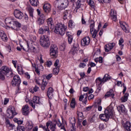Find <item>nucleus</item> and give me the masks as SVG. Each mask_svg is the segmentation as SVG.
Segmentation results:
<instances>
[{
  "instance_id": "f257e3e1",
  "label": "nucleus",
  "mask_w": 131,
  "mask_h": 131,
  "mask_svg": "<svg viewBox=\"0 0 131 131\" xmlns=\"http://www.w3.org/2000/svg\"><path fill=\"white\" fill-rule=\"evenodd\" d=\"M114 115V110L113 106L110 105L104 111V114H100L99 117L103 121H108L110 118H112Z\"/></svg>"
},
{
  "instance_id": "f03ea898",
  "label": "nucleus",
  "mask_w": 131,
  "mask_h": 131,
  "mask_svg": "<svg viewBox=\"0 0 131 131\" xmlns=\"http://www.w3.org/2000/svg\"><path fill=\"white\" fill-rule=\"evenodd\" d=\"M69 2L68 0H56L54 2V6L58 10H64L68 7Z\"/></svg>"
},
{
  "instance_id": "7ed1b4c3",
  "label": "nucleus",
  "mask_w": 131,
  "mask_h": 131,
  "mask_svg": "<svg viewBox=\"0 0 131 131\" xmlns=\"http://www.w3.org/2000/svg\"><path fill=\"white\" fill-rule=\"evenodd\" d=\"M66 29H67V27L62 24H58L55 26L54 32L56 34L64 35L66 33Z\"/></svg>"
},
{
  "instance_id": "20e7f679",
  "label": "nucleus",
  "mask_w": 131,
  "mask_h": 131,
  "mask_svg": "<svg viewBox=\"0 0 131 131\" xmlns=\"http://www.w3.org/2000/svg\"><path fill=\"white\" fill-rule=\"evenodd\" d=\"M27 48L25 49V48L23 47V50L25 51L26 52H28L29 53H37V50L36 48L33 46V44L32 43V40H30L27 41Z\"/></svg>"
},
{
  "instance_id": "39448f33",
  "label": "nucleus",
  "mask_w": 131,
  "mask_h": 131,
  "mask_svg": "<svg viewBox=\"0 0 131 131\" xmlns=\"http://www.w3.org/2000/svg\"><path fill=\"white\" fill-rule=\"evenodd\" d=\"M0 73L5 74L7 77H12L13 72L7 66H2L0 69Z\"/></svg>"
},
{
  "instance_id": "423d86ee",
  "label": "nucleus",
  "mask_w": 131,
  "mask_h": 131,
  "mask_svg": "<svg viewBox=\"0 0 131 131\" xmlns=\"http://www.w3.org/2000/svg\"><path fill=\"white\" fill-rule=\"evenodd\" d=\"M40 43L43 48H49L50 47V39L47 36H41L40 37Z\"/></svg>"
},
{
  "instance_id": "0eeeda50",
  "label": "nucleus",
  "mask_w": 131,
  "mask_h": 131,
  "mask_svg": "<svg viewBox=\"0 0 131 131\" xmlns=\"http://www.w3.org/2000/svg\"><path fill=\"white\" fill-rule=\"evenodd\" d=\"M50 55L52 58L58 57V47L56 45H52L50 47Z\"/></svg>"
},
{
  "instance_id": "6e6552de",
  "label": "nucleus",
  "mask_w": 131,
  "mask_h": 131,
  "mask_svg": "<svg viewBox=\"0 0 131 131\" xmlns=\"http://www.w3.org/2000/svg\"><path fill=\"white\" fill-rule=\"evenodd\" d=\"M31 106L34 109L35 108V105H40V104H42V100L41 98H40L39 97L34 96L33 98V102H30Z\"/></svg>"
},
{
  "instance_id": "1a4fd4ad",
  "label": "nucleus",
  "mask_w": 131,
  "mask_h": 131,
  "mask_svg": "<svg viewBox=\"0 0 131 131\" xmlns=\"http://www.w3.org/2000/svg\"><path fill=\"white\" fill-rule=\"evenodd\" d=\"M15 115H17V112L15 111V107L13 106H9L7 111V116L9 118H13Z\"/></svg>"
},
{
  "instance_id": "9d476101",
  "label": "nucleus",
  "mask_w": 131,
  "mask_h": 131,
  "mask_svg": "<svg viewBox=\"0 0 131 131\" xmlns=\"http://www.w3.org/2000/svg\"><path fill=\"white\" fill-rule=\"evenodd\" d=\"M20 84L21 79H20V77H19L18 75H15L12 81V85H13V86H17V88H19Z\"/></svg>"
},
{
  "instance_id": "9b49d317",
  "label": "nucleus",
  "mask_w": 131,
  "mask_h": 131,
  "mask_svg": "<svg viewBox=\"0 0 131 131\" xmlns=\"http://www.w3.org/2000/svg\"><path fill=\"white\" fill-rule=\"evenodd\" d=\"M46 32H47V34L50 35V28L49 26H42L40 27L38 30L39 34H45Z\"/></svg>"
},
{
  "instance_id": "f8f14e48",
  "label": "nucleus",
  "mask_w": 131,
  "mask_h": 131,
  "mask_svg": "<svg viewBox=\"0 0 131 131\" xmlns=\"http://www.w3.org/2000/svg\"><path fill=\"white\" fill-rule=\"evenodd\" d=\"M119 23L120 24L121 28L122 30L124 31L126 33H128L129 32V29H128V25L126 24V22L120 21Z\"/></svg>"
},
{
  "instance_id": "ddd939ff",
  "label": "nucleus",
  "mask_w": 131,
  "mask_h": 131,
  "mask_svg": "<svg viewBox=\"0 0 131 131\" xmlns=\"http://www.w3.org/2000/svg\"><path fill=\"white\" fill-rule=\"evenodd\" d=\"M78 50H79V45H78V43L75 42L74 43L73 47L70 51V53L74 56V55L77 54Z\"/></svg>"
},
{
  "instance_id": "4468645a",
  "label": "nucleus",
  "mask_w": 131,
  "mask_h": 131,
  "mask_svg": "<svg viewBox=\"0 0 131 131\" xmlns=\"http://www.w3.org/2000/svg\"><path fill=\"white\" fill-rule=\"evenodd\" d=\"M14 15L15 17V18H16V19H22V18H23V17L24 16L23 12L17 9L14 10Z\"/></svg>"
},
{
  "instance_id": "2eb2a0df",
  "label": "nucleus",
  "mask_w": 131,
  "mask_h": 131,
  "mask_svg": "<svg viewBox=\"0 0 131 131\" xmlns=\"http://www.w3.org/2000/svg\"><path fill=\"white\" fill-rule=\"evenodd\" d=\"M89 96V93L84 94L83 95H81L79 98V101L80 102H82L84 104H86L88 102V96Z\"/></svg>"
},
{
  "instance_id": "dca6fc26",
  "label": "nucleus",
  "mask_w": 131,
  "mask_h": 131,
  "mask_svg": "<svg viewBox=\"0 0 131 131\" xmlns=\"http://www.w3.org/2000/svg\"><path fill=\"white\" fill-rule=\"evenodd\" d=\"M91 42V39L89 37H85L83 38L81 41V43L83 47H85V46H89Z\"/></svg>"
},
{
  "instance_id": "f3484780",
  "label": "nucleus",
  "mask_w": 131,
  "mask_h": 131,
  "mask_svg": "<svg viewBox=\"0 0 131 131\" xmlns=\"http://www.w3.org/2000/svg\"><path fill=\"white\" fill-rule=\"evenodd\" d=\"M115 47V43H110L108 45H106L104 46V49L105 52L108 53L110 51H111Z\"/></svg>"
},
{
  "instance_id": "a211bd4d",
  "label": "nucleus",
  "mask_w": 131,
  "mask_h": 131,
  "mask_svg": "<svg viewBox=\"0 0 131 131\" xmlns=\"http://www.w3.org/2000/svg\"><path fill=\"white\" fill-rule=\"evenodd\" d=\"M21 27V24L17 21H13L12 26H11V28L13 30H17L18 28Z\"/></svg>"
},
{
  "instance_id": "6ab92c4d",
  "label": "nucleus",
  "mask_w": 131,
  "mask_h": 131,
  "mask_svg": "<svg viewBox=\"0 0 131 131\" xmlns=\"http://www.w3.org/2000/svg\"><path fill=\"white\" fill-rule=\"evenodd\" d=\"M84 0H78L77 2V5L76 7H75V8L73 11V13L75 14H76L77 13V10L79 9H80V7L81 6V3H84Z\"/></svg>"
},
{
  "instance_id": "aec40b11",
  "label": "nucleus",
  "mask_w": 131,
  "mask_h": 131,
  "mask_svg": "<svg viewBox=\"0 0 131 131\" xmlns=\"http://www.w3.org/2000/svg\"><path fill=\"white\" fill-rule=\"evenodd\" d=\"M0 37L3 41H5V42H7V41H8V38L7 36V34H6V33H5V31H4L3 30L0 31Z\"/></svg>"
},
{
  "instance_id": "412c9836",
  "label": "nucleus",
  "mask_w": 131,
  "mask_h": 131,
  "mask_svg": "<svg viewBox=\"0 0 131 131\" xmlns=\"http://www.w3.org/2000/svg\"><path fill=\"white\" fill-rule=\"evenodd\" d=\"M22 113L23 115L27 116L29 115V106L28 105H25L22 108Z\"/></svg>"
},
{
  "instance_id": "4be33fe9",
  "label": "nucleus",
  "mask_w": 131,
  "mask_h": 131,
  "mask_svg": "<svg viewBox=\"0 0 131 131\" xmlns=\"http://www.w3.org/2000/svg\"><path fill=\"white\" fill-rule=\"evenodd\" d=\"M52 8V6H51V4L50 3H46L43 5V10L45 12V13H49L51 11V8Z\"/></svg>"
},
{
  "instance_id": "5701e85b",
  "label": "nucleus",
  "mask_w": 131,
  "mask_h": 131,
  "mask_svg": "<svg viewBox=\"0 0 131 131\" xmlns=\"http://www.w3.org/2000/svg\"><path fill=\"white\" fill-rule=\"evenodd\" d=\"M6 124L7 127H8V128H9L10 130H13L15 127V125H14V124L11 123L10 120L8 119H6Z\"/></svg>"
},
{
  "instance_id": "b1692460",
  "label": "nucleus",
  "mask_w": 131,
  "mask_h": 131,
  "mask_svg": "<svg viewBox=\"0 0 131 131\" xmlns=\"http://www.w3.org/2000/svg\"><path fill=\"white\" fill-rule=\"evenodd\" d=\"M110 15L111 17V19L112 20H113V21H115V22L117 21V16L116 15V11H115L114 10H111Z\"/></svg>"
},
{
  "instance_id": "393cba45",
  "label": "nucleus",
  "mask_w": 131,
  "mask_h": 131,
  "mask_svg": "<svg viewBox=\"0 0 131 131\" xmlns=\"http://www.w3.org/2000/svg\"><path fill=\"white\" fill-rule=\"evenodd\" d=\"M27 10L29 13L30 17L33 18V13L34 12V9L31 6H29L27 7Z\"/></svg>"
},
{
  "instance_id": "a878e982",
  "label": "nucleus",
  "mask_w": 131,
  "mask_h": 131,
  "mask_svg": "<svg viewBox=\"0 0 131 131\" xmlns=\"http://www.w3.org/2000/svg\"><path fill=\"white\" fill-rule=\"evenodd\" d=\"M123 126L127 131H130L131 129V123L128 121H126L125 123L123 124Z\"/></svg>"
},
{
  "instance_id": "bb28decb",
  "label": "nucleus",
  "mask_w": 131,
  "mask_h": 131,
  "mask_svg": "<svg viewBox=\"0 0 131 131\" xmlns=\"http://www.w3.org/2000/svg\"><path fill=\"white\" fill-rule=\"evenodd\" d=\"M117 110L120 113H126V110L123 104L120 105L117 107Z\"/></svg>"
},
{
  "instance_id": "cd10ccee",
  "label": "nucleus",
  "mask_w": 131,
  "mask_h": 131,
  "mask_svg": "<svg viewBox=\"0 0 131 131\" xmlns=\"http://www.w3.org/2000/svg\"><path fill=\"white\" fill-rule=\"evenodd\" d=\"M70 18L71 17V11L70 10H65L63 12V19L64 20H66L67 18Z\"/></svg>"
},
{
  "instance_id": "c85d7f7f",
  "label": "nucleus",
  "mask_w": 131,
  "mask_h": 131,
  "mask_svg": "<svg viewBox=\"0 0 131 131\" xmlns=\"http://www.w3.org/2000/svg\"><path fill=\"white\" fill-rule=\"evenodd\" d=\"M54 93V90L52 87H50L47 91V96L49 99H52L53 97V93Z\"/></svg>"
},
{
  "instance_id": "c756f323",
  "label": "nucleus",
  "mask_w": 131,
  "mask_h": 131,
  "mask_svg": "<svg viewBox=\"0 0 131 131\" xmlns=\"http://www.w3.org/2000/svg\"><path fill=\"white\" fill-rule=\"evenodd\" d=\"M105 96L106 98H109V97H111V98H114V91H113V90H110L109 92L106 93Z\"/></svg>"
},
{
  "instance_id": "7c9ffc66",
  "label": "nucleus",
  "mask_w": 131,
  "mask_h": 131,
  "mask_svg": "<svg viewBox=\"0 0 131 131\" xmlns=\"http://www.w3.org/2000/svg\"><path fill=\"white\" fill-rule=\"evenodd\" d=\"M96 85L97 86H102V83H104L103 80L100 77H98L96 79Z\"/></svg>"
},
{
  "instance_id": "2f4dec72",
  "label": "nucleus",
  "mask_w": 131,
  "mask_h": 131,
  "mask_svg": "<svg viewBox=\"0 0 131 131\" xmlns=\"http://www.w3.org/2000/svg\"><path fill=\"white\" fill-rule=\"evenodd\" d=\"M30 4L33 7H37L38 6L39 2L38 0H30Z\"/></svg>"
},
{
  "instance_id": "473e14b6",
  "label": "nucleus",
  "mask_w": 131,
  "mask_h": 131,
  "mask_svg": "<svg viewBox=\"0 0 131 131\" xmlns=\"http://www.w3.org/2000/svg\"><path fill=\"white\" fill-rule=\"evenodd\" d=\"M54 126V128H56V123H53L51 121H48L46 123V126L47 130L49 129V126H50V128L51 129V127Z\"/></svg>"
},
{
  "instance_id": "72a5a7b5",
  "label": "nucleus",
  "mask_w": 131,
  "mask_h": 131,
  "mask_svg": "<svg viewBox=\"0 0 131 131\" xmlns=\"http://www.w3.org/2000/svg\"><path fill=\"white\" fill-rule=\"evenodd\" d=\"M110 79H111V77L109 76V75L108 74H105L104 77L102 79V81L104 83H105V82H106V81L110 80Z\"/></svg>"
},
{
  "instance_id": "f704fd0d",
  "label": "nucleus",
  "mask_w": 131,
  "mask_h": 131,
  "mask_svg": "<svg viewBox=\"0 0 131 131\" xmlns=\"http://www.w3.org/2000/svg\"><path fill=\"white\" fill-rule=\"evenodd\" d=\"M67 35L68 36V43L69 45H71L72 41L73 40V36L69 34V32H67Z\"/></svg>"
},
{
  "instance_id": "c9c22d12",
  "label": "nucleus",
  "mask_w": 131,
  "mask_h": 131,
  "mask_svg": "<svg viewBox=\"0 0 131 131\" xmlns=\"http://www.w3.org/2000/svg\"><path fill=\"white\" fill-rule=\"evenodd\" d=\"M70 123L72 125L71 127H75V123L76 122L75 121V118L71 117L69 118Z\"/></svg>"
},
{
  "instance_id": "e433bc0d",
  "label": "nucleus",
  "mask_w": 131,
  "mask_h": 131,
  "mask_svg": "<svg viewBox=\"0 0 131 131\" xmlns=\"http://www.w3.org/2000/svg\"><path fill=\"white\" fill-rule=\"evenodd\" d=\"M77 114L78 115V120L79 122H81L82 121V119H83V114L81 112H77Z\"/></svg>"
},
{
  "instance_id": "4c0bfd02",
  "label": "nucleus",
  "mask_w": 131,
  "mask_h": 131,
  "mask_svg": "<svg viewBox=\"0 0 131 131\" xmlns=\"http://www.w3.org/2000/svg\"><path fill=\"white\" fill-rule=\"evenodd\" d=\"M5 22L6 24L9 25V27L11 28V26L13 25V23H14V20L11 18H6L5 19Z\"/></svg>"
},
{
  "instance_id": "58836bf2",
  "label": "nucleus",
  "mask_w": 131,
  "mask_h": 131,
  "mask_svg": "<svg viewBox=\"0 0 131 131\" xmlns=\"http://www.w3.org/2000/svg\"><path fill=\"white\" fill-rule=\"evenodd\" d=\"M87 3L88 4V5H89V6L91 7V8H92V9H94V10H95V9H96V7L95 6V2H94V1L93 0H87Z\"/></svg>"
},
{
  "instance_id": "ea45409f",
  "label": "nucleus",
  "mask_w": 131,
  "mask_h": 131,
  "mask_svg": "<svg viewBox=\"0 0 131 131\" xmlns=\"http://www.w3.org/2000/svg\"><path fill=\"white\" fill-rule=\"evenodd\" d=\"M90 31L92 32V31H93L95 30V21L91 20L90 21Z\"/></svg>"
},
{
  "instance_id": "a19ab883",
  "label": "nucleus",
  "mask_w": 131,
  "mask_h": 131,
  "mask_svg": "<svg viewBox=\"0 0 131 131\" xmlns=\"http://www.w3.org/2000/svg\"><path fill=\"white\" fill-rule=\"evenodd\" d=\"M128 99V94L126 93L124 94V96H123L121 98V101L123 103H125V102H126V101H127Z\"/></svg>"
},
{
  "instance_id": "79ce46f5",
  "label": "nucleus",
  "mask_w": 131,
  "mask_h": 131,
  "mask_svg": "<svg viewBox=\"0 0 131 131\" xmlns=\"http://www.w3.org/2000/svg\"><path fill=\"white\" fill-rule=\"evenodd\" d=\"M54 123L57 124L58 127H60L61 129H64V131H66V128H65V126L63 125L62 124H61V122H60V121L56 122V123Z\"/></svg>"
},
{
  "instance_id": "37998d69",
  "label": "nucleus",
  "mask_w": 131,
  "mask_h": 131,
  "mask_svg": "<svg viewBox=\"0 0 131 131\" xmlns=\"http://www.w3.org/2000/svg\"><path fill=\"white\" fill-rule=\"evenodd\" d=\"M59 71L60 68L59 67L55 68L53 70V74H54L55 75H58V74H59Z\"/></svg>"
},
{
  "instance_id": "c03bdc74",
  "label": "nucleus",
  "mask_w": 131,
  "mask_h": 131,
  "mask_svg": "<svg viewBox=\"0 0 131 131\" xmlns=\"http://www.w3.org/2000/svg\"><path fill=\"white\" fill-rule=\"evenodd\" d=\"M75 105H76V102L75 101V98H73L71 100V108H73V109H74L75 108Z\"/></svg>"
},
{
  "instance_id": "a18cd8bd",
  "label": "nucleus",
  "mask_w": 131,
  "mask_h": 131,
  "mask_svg": "<svg viewBox=\"0 0 131 131\" xmlns=\"http://www.w3.org/2000/svg\"><path fill=\"white\" fill-rule=\"evenodd\" d=\"M99 31L95 29L93 31H90L91 34H92V37H93V38H96V36H97V35L98 34V32Z\"/></svg>"
},
{
  "instance_id": "49530a36",
  "label": "nucleus",
  "mask_w": 131,
  "mask_h": 131,
  "mask_svg": "<svg viewBox=\"0 0 131 131\" xmlns=\"http://www.w3.org/2000/svg\"><path fill=\"white\" fill-rule=\"evenodd\" d=\"M95 62L96 63H98V62H99V63H103V58L102 57L96 58L95 59Z\"/></svg>"
},
{
  "instance_id": "de8ad7c7",
  "label": "nucleus",
  "mask_w": 131,
  "mask_h": 131,
  "mask_svg": "<svg viewBox=\"0 0 131 131\" xmlns=\"http://www.w3.org/2000/svg\"><path fill=\"white\" fill-rule=\"evenodd\" d=\"M46 19H42V18H38V25H42V24H43V23H45V20Z\"/></svg>"
},
{
  "instance_id": "09e8293b",
  "label": "nucleus",
  "mask_w": 131,
  "mask_h": 131,
  "mask_svg": "<svg viewBox=\"0 0 131 131\" xmlns=\"http://www.w3.org/2000/svg\"><path fill=\"white\" fill-rule=\"evenodd\" d=\"M124 41L123 40V38H120L119 40V46H121V49H123L124 45H122V43H123Z\"/></svg>"
},
{
  "instance_id": "8fccbe9b",
  "label": "nucleus",
  "mask_w": 131,
  "mask_h": 131,
  "mask_svg": "<svg viewBox=\"0 0 131 131\" xmlns=\"http://www.w3.org/2000/svg\"><path fill=\"white\" fill-rule=\"evenodd\" d=\"M75 25V24H74V21H73V20H70L69 23V27H70L71 28H72V27H74Z\"/></svg>"
},
{
  "instance_id": "3c124183",
  "label": "nucleus",
  "mask_w": 131,
  "mask_h": 131,
  "mask_svg": "<svg viewBox=\"0 0 131 131\" xmlns=\"http://www.w3.org/2000/svg\"><path fill=\"white\" fill-rule=\"evenodd\" d=\"M53 18H48V19H47V24H48V25H51V26H52V25H53Z\"/></svg>"
},
{
  "instance_id": "603ef678",
  "label": "nucleus",
  "mask_w": 131,
  "mask_h": 131,
  "mask_svg": "<svg viewBox=\"0 0 131 131\" xmlns=\"http://www.w3.org/2000/svg\"><path fill=\"white\" fill-rule=\"evenodd\" d=\"M60 51H65V49H66V44L62 43L59 47Z\"/></svg>"
},
{
  "instance_id": "864d4df0",
  "label": "nucleus",
  "mask_w": 131,
  "mask_h": 131,
  "mask_svg": "<svg viewBox=\"0 0 131 131\" xmlns=\"http://www.w3.org/2000/svg\"><path fill=\"white\" fill-rule=\"evenodd\" d=\"M27 127L29 130L32 129V128H33V125L32 124V123H28Z\"/></svg>"
},
{
  "instance_id": "5fc2aeb1",
  "label": "nucleus",
  "mask_w": 131,
  "mask_h": 131,
  "mask_svg": "<svg viewBox=\"0 0 131 131\" xmlns=\"http://www.w3.org/2000/svg\"><path fill=\"white\" fill-rule=\"evenodd\" d=\"M17 127L20 130L25 131V127L24 126H21V125H18Z\"/></svg>"
},
{
  "instance_id": "6e6d98bb",
  "label": "nucleus",
  "mask_w": 131,
  "mask_h": 131,
  "mask_svg": "<svg viewBox=\"0 0 131 131\" xmlns=\"http://www.w3.org/2000/svg\"><path fill=\"white\" fill-rule=\"evenodd\" d=\"M81 24H82V25H85V24H86V21L84 19L83 15H82L81 17Z\"/></svg>"
},
{
  "instance_id": "4d7b16f0",
  "label": "nucleus",
  "mask_w": 131,
  "mask_h": 131,
  "mask_svg": "<svg viewBox=\"0 0 131 131\" xmlns=\"http://www.w3.org/2000/svg\"><path fill=\"white\" fill-rule=\"evenodd\" d=\"M39 127H41V128H42L43 129V130H45V131H50V129H48V130L47 129L46 126L43 125L42 124H40L39 125Z\"/></svg>"
},
{
  "instance_id": "13d9d810",
  "label": "nucleus",
  "mask_w": 131,
  "mask_h": 131,
  "mask_svg": "<svg viewBox=\"0 0 131 131\" xmlns=\"http://www.w3.org/2000/svg\"><path fill=\"white\" fill-rule=\"evenodd\" d=\"M5 75H6L5 74H2L0 73V79L1 80H4L5 79Z\"/></svg>"
},
{
  "instance_id": "bf43d9fd",
  "label": "nucleus",
  "mask_w": 131,
  "mask_h": 131,
  "mask_svg": "<svg viewBox=\"0 0 131 131\" xmlns=\"http://www.w3.org/2000/svg\"><path fill=\"white\" fill-rule=\"evenodd\" d=\"M85 66H86V64H85V63H84L81 62V63L79 64V67H80V68H84V67H85Z\"/></svg>"
},
{
  "instance_id": "052dcab7",
  "label": "nucleus",
  "mask_w": 131,
  "mask_h": 131,
  "mask_svg": "<svg viewBox=\"0 0 131 131\" xmlns=\"http://www.w3.org/2000/svg\"><path fill=\"white\" fill-rule=\"evenodd\" d=\"M52 77H53V74H49V75H48L46 76V78L48 80L51 79V78H52Z\"/></svg>"
},
{
  "instance_id": "680f3d73",
  "label": "nucleus",
  "mask_w": 131,
  "mask_h": 131,
  "mask_svg": "<svg viewBox=\"0 0 131 131\" xmlns=\"http://www.w3.org/2000/svg\"><path fill=\"white\" fill-rule=\"evenodd\" d=\"M59 59H57L55 63H54V66L55 67H58V65H59Z\"/></svg>"
},
{
  "instance_id": "e2e57ef3",
  "label": "nucleus",
  "mask_w": 131,
  "mask_h": 131,
  "mask_svg": "<svg viewBox=\"0 0 131 131\" xmlns=\"http://www.w3.org/2000/svg\"><path fill=\"white\" fill-rule=\"evenodd\" d=\"M52 61L51 60L48 61L47 62V64L48 67H51V66H52Z\"/></svg>"
},
{
  "instance_id": "0e129e2a",
  "label": "nucleus",
  "mask_w": 131,
  "mask_h": 131,
  "mask_svg": "<svg viewBox=\"0 0 131 131\" xmlns=\"http://www.w3.org/2000/svg\"><path fill=\"white\" fill-rule=\"evenodd\" d=\"M39 16H40V17L39 18L44 19V20H46V16L45 15V14L41 13Z\"/></svg>"
},
{
  "instance_id": "69168bd1",
  "label": "nucleus",
  "mask_w": 131,
  "mask_h": 131,
  "mask_svg": "<svg viewBox=\"0 0 131 131\" xmlns=\"http://www.w3.org/2000/svg\"><path fill=\"white\" fill-rule=\"evenodd\" d=\"M33 91L35 92H37L39 91V87L35 85V87L33 88Z\"/></svg>"
},
{
  "instance_id": "338daca9",
  "label": "nucleus",
  "mask_w": 131,
  "mask_h": 131,
  "mask_svg": "<svg viewBox=\"0 0 131 131\" xmlns=\"http://www.w3.org/2000/svg\"><path fill=\"white\" fill-rule=\"evenodd\" d=\"M17 69L18 73H20V72H22L23 69L21 67L18 66Z\"/></svg>"
},
{
  "instance_id": "774afa93",
  "label": "nucleus",
  "mask_w": 131,
  "mask_h": 131,
  "mask_svg": "<svg viewBox=\"0 0 131 131\" xmlns=\"http://www.w3.org/2000/svg\"><path fill=\"white\" fill-rule=\"evenodd\" d=\"M9 103V98H5L4 100V105H7Z\"/></svg>"
}]
</instances>
